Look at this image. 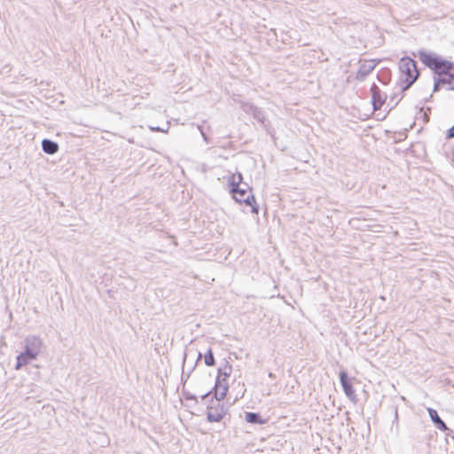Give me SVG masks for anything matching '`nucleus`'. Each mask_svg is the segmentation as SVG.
I'll return each instance as SVG.
<instances>
[{
	"instance_id": "1",
	"label": "nucleus",
	"mask_w": 454,
	"mask_h": 454,
	"mask_svg": "<svg viewBox=\"0 0 454 454\" xmlns=\"http://www.w3.org/2000/svg\"><path fill=\"white\" fill-rule=\"evenodd\" d=\"M419 57L426 66L434 69L439 75L445 74L453 67L451 62L441 59L438 57L425 51H420Z\"/></svg>"
},
{
	"instance_id": "2",
	"label": "nucleus",
	"mask_w": 454,
	"mask_h": 454,
	"mask_svg": "<svg viewBox=\"0 0 454 454\" xmlns=\"http://www.w3.org/2000/svg\"><path fill=\"white\" fill-rule=\"evenodd\" d=\"M231 192L237 202L251 206V212L258 214V207L255 204L254 197L252 191L247 186V184H245V187L238 186L236 188H231Z\"/></svg>"
},
{
	"instance_id": "3",
	"label": "nucleus",
	"mask_w": 454,
	"mask_h": 454,
	"mask_svg": "<svg viewBox=\"0 0 454 454\" xmlns=\"http://www.w3.org/2000/svg\"><path fill=\"white\" fill-rule=\"evenodd\" d=\"M399 69L403 75L405 76L404 80L407 86L411 85L418 78L419 72L417 70L415 61L408 57H403L399 61Z\"/></svg>"
},
{
	"instance_id": "4",
	"label": "nucleus",
	"mask_w": 454,
	"mask_h": 454,
	"mask_svg": "<svg viewBox=\"0 0 454 454\" xmlns=\"http://www.w3.org/2000/svg\"><path fill=\"white\" fill-rule=\"evenodd\" d=\"M24 351L27 355L31 356L33 358H36L43 348V340L36 335L27 336L24 340Z\"/></svg>"
},
{
	"instance_id": "5",
	"label": "nucleus",
	"mask_w": 454,
	"mask_h": 454,
	"mask_svg": "<svg viewBox=\"0 0 454 454\" xmlns=\"http://www.w3.org/2000/svg\"><path fill=\"white\" fill-rule=\"evenodd\" d=\"M227 409L223 403L219 402L215 406L207 408V418L209 422H219L226 414Z\"/></svg>"
},
{
	"instance_id": "6",
	"label": "nucleus",
	"mask_w": 454,
	"mask_h": 454,
	"mask_svg": "<svg viewBox=\"0 0 454 454\" xmlns=\"http://www.w3.org/2000/svg\"><path fill=\"white\" fill-rule=\"evenodd\" d=\"M340 381L345 395L354 403L356 402V395L352 385L348 382V374L345 371L340 372Z\"/></svg>"
},
{
	"instance_id": "7",
	"label": "nucleus",
	"mask_w": 454,
	"mask_h": 454,
	"mask_svg": "<svg viewBox=\"0 0 454 454\" xmlns=\"http://www.w3.org/2000/svg\"><path fill=\"white\" fill-rule=\"evenodd\" d=\"M229 389V384L227 381H224V379H221V375H217L215 385L214 387L215 390V397L217 402L223 400Z\"/></svg>"
},
{
	"instance_id": "8",
	"label": "nucleus",
	"mask_w": 454,
	"mask_h": 454,
	"mask_svg": "<svg viewBox=\"0 0 454 454\" xmlns=\"http://www.w3.org/2000/svg\"><path fill=\"white\" fill-rule=\"evenodd\" d=\"M377 66V62L375 60H365L364 61L356 73V79L363 81L364 78L371 74L375 67Z\"/></svg>"
},
{
	"instance_id": "9",
	"label": "nucleus",
	"mask_w": 454,
	"mask_h": 454,
	"mask_svg": "<svg viewBox=\"0 0 454 454\" xmlns=\"http://www.w3.org/2000/svg\"><path fill=\"white\" fill-rule=\"evenodd\" d=\"M446 85L448 90H454V75L448 72L434 81V91H437L441 86Z\"/></svg>"
},
{
	"instance_id": "10",
	"label": "nucleus",
	"mask_w": 454,
	"mask_h": 454,
	"mask_svg": "<svg viewBox=\"0 0 454 454\" xmlns=\"http://www.w3.org/2000/svg\"><path fill=\"white\" fill-rule=\"evenodd\" d=\"M428 415L434 425V427L439 429L440 431L446 432L449 430L448 427L446 426L445 422L440 418L438 415V412L436 410L433 408H427Z\"/></svg>"
},
{
	"instance_id": "11",
	"label": "nucleus",
	"mask_w": 454,
	"mask_h": 454,
	"mask_svg": "<svg viewBox=\"0 0 454 454\" xmlns=\"http://www.w3.org/2000/svg\"><path fill=\"white\" fill-rule=\"evenodd\" d=\"M42 148L45 153L54 154L59 150V145L50 139H43L42 141Z\"/></svg>"
},
{
	"instance_id": "12",
	"label": "nucleus",
	"mask_w": 454,
	"mask_h": 454,
	"mask_svg": "<svg viewBox=\"0 0 454 454\" xmlns=\"http://www.w3.org/2000/svg\"><path fill=\"white\" fill-rule=\"evenodd\" d=\"M35 359V358H33L31 356L27 355L26 352L23 351L17 356V363L15 365V369L20 370L21 367L28 364L31 361H33Z\"/></svg>"
},
{
	"instance_id": "13",
	"label": "nucleus",
	"mask_w": 454,
	"mask_h": 454,
	"mask_svg": "<svg viewBox=\"0 0 454 454\" xmlns=\"http://www.w3.org/2000/svg\"><path fill=\"white\" fill-rule=\"evenodd\" d=\"M246 420L248 423L258 424V425H262L265 422V420L262 419L261 415L256 412H247L246 413Z\"/></svg>"
},
{
	"instance_id": "14",
	"label": "nucleus",
	"mask_w": 454,
	"mask_h": 454,
	"mask_svg": "<svg viewBox=\"0 0 454 454\" xmlns=\"http://www.w3.org/2000/svg\"><path fill=\"white\" fill-rule=\"evenodd\" d=\"M371 90L372 93L373 106H374V108L376 109L378 107L377 104L379 103V107H380L382 105L383 101L380 96V90L375 84H373L372 86Z\"/></svg>"
},
{
	"instance_id": "15",
	"label": "nucleus",
	"mask_w": 454,
	"mask_h": 454,
	"mask_svg": "<svg viewBox=\"0 0 454 454\" xmlns=\"http://www.w3.org/2000/svg\"><path fill=\"white\" fill-rule=\"evenodd\" d=\"M242 179V175L240 173L231 174L228 179V182L231 188H236L240 186Z\"/></svg>"
},
{
	"instance_id": "16",
	"label": "nucleus",
	"mask_w": 454,
	"mask_h": 454,
	"mask_svg": "<svg viewBox=\"0 0 454 454\" xmlns=\"http://www.w3.org/2000/svg\"><path fill=\"white\" fill-rule=\"evenodd\" d=\"M231 365L226 364L223 369L218 370V375H221V379H224V381H227V378L231 375Z\"/></svg>"
},
{
	"instance_id": "17",
	"label": "nucleus",
	"mask_w": 454,
	"mask_h": 454,
	"mask_svg": "<svg viewBox=\"0 0 454 454\" xmlns=\"http://www.w3.org/2000/svg\"><path fill=\"white\" fill-rule=\"evenodd\" d=\"M204 362L207 366H213L215 364V361L211 349H208L205 354Z\"/></svg>"
},
{
	"instance_id": "18",
	"label": "nucleus",
	"mask_w": 454,
	"mask_h": 454,
	"mask_svg": "<svg viewBox=\"0 0 454 454\" xmlns=\"http://www.w3.org/2000/svg\"><path fill=\"white\" fill-rule=\"evenodd\" d=\"M240 106L244 112H246L247 114H251L257 108L256 106H254V105H252L251 103H248V102H240Z\"/></svg>"
},
{
	"instance_id": "19",
	"label": "nucleus",
	"mask_w": 454,
	"mask_h": 454,
	"mask_svg": "<svg viewBox=\"0 0 454 454\" xmlns=\"http://www.w3.org/2000/svg\"><path fill=\"white\" fill-rule=\"evenodd\" d=\"M149 129L153 132L168 133V131L169 129V123L168 122L167 123L166 129H163V128H160V127H154V126H149Z\"/></svg>"
},
{
	"instance_id": "20",
	"label": "nucleus",
	"mask_w": 454,
	"mask_h": 454,
	"mask_svg": "<svg viewBox=\"0 0 454 454\" xmlns=\"http://www.w3.org/2000/svg\"><path fill=\"white\" fill-rule=\"evenodd\" d=\"M252 114H253L254 119H256V120H258L259 121H262V122L263 121L264 115H263L262 112L260 109L256 108L254 110V112H253Z\"/></svg>"
},
{
	"instance_id": "21",
	"label": "nucleus",
	"mask_w": 454,
	"mask_h": 454,
	"mask_svg": "<svg viewBox=\"0 0 454 454\" xmlns=\"http://www.w3.org/2000/svg\"><path fill=\"white\" fill-rule=\"evenodd\" d=\"M198 129L200 130L203 140L205 142H208V138H207V135L204 133V131L202 130V128L200 126H198Z\"/></svg>"
},
{
	"instance_id": "22",
	"label": "nucleus",
	"mask_w": 454,
	"mask_h": 454,
	"mask_svg": "<svg viewBox=\"0 0 454 454\" xmlns=\"http://www.w3.org/2000/svg\"><path fill=\"white\" fill-rule=\"evenodd\" d=\"M448 138L454 137V126L448 130Z\"/></svg>"
},
{
	"instance_id": "23",
	"label": "nucleus",
	"mask_w": 454,
	"mask_h": 454,
	"mask_svg": "<svg viewBox=\"0 0 454 454\" xmlns=\"http://www.w3.org/2000/svg\"><path fill=\"white\" fill-rule=\"evenodd\" d=\"M269 377L272 378L273 377V373L272 372H269Z\"/></svg>"
},
{
	"instance_id": "24",
	"label": "nucleus",
	"mask_w": 454,
	"mask_h": 454,
	"mask_svg": "<svg viewBox=\"0 0 454 454\" xmlns=\"http://www.w3.org/2000/svg\"><path fill=\"white\" fill-rule=\"evenodd\" d=\"M201 357V353H199L198 359Z\"/></svg>"
},
{
	"instance_id": "25",
	"label": "nucleus",
	"mask_w": 454,
	"mask_h": 454,
	"mask_svg": "<svg viewBox=\"0 0 454 454\" xmlns=\"http://www.w3.org/2000/svg\"><path fill=\"white\" fill-rule=\"evenodd\" d=\"M209 393L206 394L205 395H203L202 397L205 398L206 396H208Z\"/></svg>"
}]
</instances>
